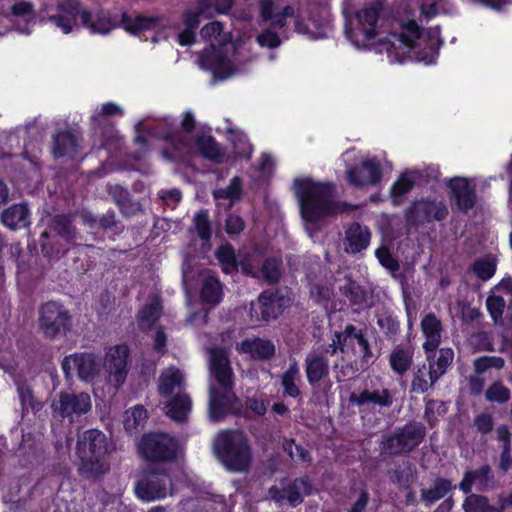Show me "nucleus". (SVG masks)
Segmentation results:
<instances>
[{"instance_id":"nucleus-1","label":"nucleus","mask_w":512,"mask_h":512,"mask_svg":"<svg viewBox=\"0 0 512 512\" xmlns=\"http://www.w3.org/2000/svg\"><path fill=\"white\" fill-rule=\"evenodd\" d=\"M345 35L357 49H375L379 53L386 51L397 62H403L408 53L410 59L431 63L436 54L434 46L440 45L439 34H390L393 40L387 37L377 39L378 34Z\"/></svg>"},{"instance_id":"nucleus-2","label":"nucleus","mask_w":512,"mask_h":512,"mask_svg":"<svg viewBox=\"0 0 512 512\" xmlns=\"http://www.w3.org/2000/svg\"><path fill=\"white\" fill-rule=\"evenodd\" d=\"M57 12L69 20V24L77 25V18L80 19L85 28L91 29V32H110L112 29L123 25L127 32H141L144 30H162L169 26L164 23L163 17H146L137 15L132 18L123 12L111 16L108 12L99 11L93 20L92 13L83 7L79 0H63L56 6Z\"/></svg>"},{"instance_id":"nucleus-3","label":"nucleus","mask_w":512,"mask_h":512,"mask_svg":"<svg viewBox=\"0 0 512 512\" xmlns=\"http://www.w3.org/2000/svg\"><path fill=\"white\" fill-rule=\"evenodd\" d=\"M208 46L199 54V65L213 73L214 79L224 80L234 71L231 66L232 57L247 60L245 45L250 40L249 34H199Z\"/></svg>"},{"instance_id":"nucleus-4","label":"nucleus","mask_w":512,"mask_h":512,"mask_svg":"<svg viewBox=\"0 0 512 512\" xmlns=\"http://www.w3.org/2000/svg\"><path fill=\"white\" fill-rule=\"evenodd\" d=\"M209 417L216 422L223 419L233 406L234 374L228 351L222 347L209 349Z\"/></svg>"},{"instance_id":"nucleus-5","label":"nucleus","mask_w":512,"mask_h":512,"mask_svg":"<svg viewBox=\"0 0 512 512\" xmlns=\"http://www.w3.org/2000/svg\"><path fill=\"white\" fill-rule=\"evenodd\" d=\"M293 190L305 222L317 223L351 208L350 204L333 200V188L330 184L315 182L311 178H296Z\"/></svg>"},{"instance_id":"nucleus-6","label":"nucleus","mask_w":512,"mask_h":512,"mask_svg":"<svg viewBox=\"0 0 512 512\" xmlns=\"http://www.w3.org/2000/svg\"><path fill=\"white\" fill-rule=\"evenodd\" d=\"M213 452L229 471L247 472L251 467L252 449L247 435L242 431L219 432L213 440Z\"/></svg>"},{"instance_id":"nucleus-7","label":"nucleus","mask_w":512,"mask_h":512,"mask_svg":"<svg viewBox=\"0 0 512 512\" xmlns=\"http://www.w3.org/2000/svg\"><path fill=\"white\" fill-rule=\"evenodd\" d=\"M107 451L105 434L96 429L83 432L77 441V454L81 460L80 472L88 479H96L105 472L103 458Z\"/></svg>"},{"instance_id":"nucleus-8","label":"nucleus","mask_w":512,"mask_h":512,"mask_svg":"<svg viewBox=\"0 0 512 512\" xmlns=\"http://www.w3.org/2000/svg\"><path fill=\"white\" fill-rule=\"evenodd\" d=\"M326 351L331 356L339 351L342 354V361L359 353L361 367L368 366L375 359V355L363 330L357 329L352 324H348L342 331L334 333L332 342L326 346Z\"/></svg>"},{"instance_id":"nucleus-9","label":"nucleus","mask_w":512,"mask_h":512,"mask_svg":"<svg viewBox=\"0 0 512 512\" xmlns=\"http://www.w3.org/2000/svg\"><path fill=\"white\" fill-rule=\"evenodd\" d=\"M454 352L450 348H442L438 354L427 356V363L422 364L413 374L410 392L424 394L447 372L452 364Z\"/></svg>"},{"instance_id":"nucleus-10","label":"nucleus","mask_w":512,"mask_h":512,"mask_svg":"<svg viewBox=\"0 0 512 512\" xmlns=\"http://www.w3.org/2000/svg\"><path fill=\"white\" fill-rule=\"evenodd\" d=\"M426 436V427L418 421H410L397 428L381 444V453L391 456L404 455L420 445Z\"/></svg>"},{"instance_id":"nucleus-11","label":"nucleus","mask_w":512,"mask_h":512,"mask_svg":"<svg viewBox=\"0 0 512 512\" xmlns=\"http://www.w3.org/2000/svg\"><path fill=\"white\" fill-rule=\"evenodd\" d=\"M174 492L171 477L165 468L148 467L142 471L135 486L137 497L143 501L163 499Z\"/></svg>"},{"instance_id":"nucleus-12","label":"nucleus","mask_w":512,"mask_h":512,"mask_svg":"<svg viewBox=\"0 0 512 512\" xmlns=\"http://www.w3.org/2000/svg\"><path fill=\"white\" fill-rule=\"evenodd\" d=\"M138 451L150 462H171L176 459L178 443L167 433H148L138 443Z\"/></svg>"},{"instance_id":"nucleus-13","label":"nucleus","mask_w":512,"mask_h":512,"mask_svg":"<svg viewBox=\"0 0 512 512\" xmlns=\"http://www.w3.org/2000/svg\"><path fill=\"white\" fill-rule=\"evenodd\" d=\"M91 397L86 392H59L50 405L52 417L58 420L67 419L74 423L79 417L91 410Z\"/></svg>"},{"instance_id":"nucleus-14","label":"nucleus","mask_w":512,"mask_h":512,"mask_svg":"<svg viewBox=\"0 0 512 512\" xmlns=\"http://www.w3.org/2000/svg\"><path fill=\"white\" fill-rule=\"evenodd\" d=\"M313 485L308 476L290 480L282 478L279 483L268 490L269 497L276 503H283L285 500L290 506L296 507L304 501V496L312 493Z\"/></svg>"},{"instance_id":"nucleus-15","label":"nucleus","mask_w":512,"mask_h":512,"mask_svg":"<svg viewBox=\"0 0 512 512\" xmlns=\"http://www.w3.org/2000/svg\"><path fill=\"white\" fill-rule=\"evenodd\" d=\"M448 214L446 206L441 201L420 199L413 201L404 211L406 227L417 228L433 220L441 221Z\"/></svg>"},{"instance_id":"nucleus-16","label":"nucleus","mask_w":512,"mask_h":512,"mask_svg":"<svg viewBox=\"0 0 512 512\" xmlns=\"http://www.w3.org/2000/svg\"><path fill=\"white\" fill-rule=\"evenodd\" d=\"M70 315L57 302H47L39 310V328L43 334L54 339L68 329Z\"/></svg>"},{"instance_id":"nucleus-17","label":"nucleus","mask_w":512,"mask_h":512,"mask_svg":"<svg viewBox=\"0 0 512 512\" xmlns=\"http://www.w3.org/2000/svg\"><path fill=\"white\" fill-rule=\"evenodd\" d=\"M129 349L125 345L111 347L106 353L103 366L114 386H121L127 377V358Z\"/></svg>"},{"instance_id":"nucleus-18","label":"nucleus","mask_w":512,"mask_h":512,"mask_svg":"<svg viewBox=\"0 0 512 512\" xmlns=\"http://www.w3.org/2000/svg\"><path fill=\"white\" fill-rule=\"evenodd\" d=\"M75 213H59L52 215L47 225L48 227L66 243L70 245H79L83 239L75 225Z\"/></svg>"},{"instance_id":"nucleus-19","label":"nucleus","mask_w":512,"mask_h":512,"mask_svg":"<svg viewBox=\"0 0 512 512\" xmlns=\"http://www.w3.org/2000/svg\"><path fill=\"white\" fill-rule=\"evenodd\" d=\"M329 352L326 346H320L309 352L305 358V372L307 381L311 385H315L323 380L329 374Z\"/></svg>"},{"instance_id":"nucleus-20","label":"nucleus","mask_w":512,"mask_h":512,"mask_svg":"<svg viewBox=\"0 0 512 512\" xmlns=\"http://www.w3.org/2000/svg\"><path fill=\"white\" fill-rule=\"evenodd\" d=\"M381 177L380 163L375 160L364 161L360 166L347 171V180L354 186L375 185Z\"/></svg>"},{"instance_id":"nucleus-21","label":"nucleus","mask_w":512,"mask_h":512,"mask_svg":"<svg viewBox=\"0 0 512 512\" xmlns=\"http://www.w3.org/2000/svg\"><path fill=\"white\" fill-rule=\"evenodd\" d=\"M451 197L455 200L458 208L468 211L476 202L475 186H471L467 178L455 177L448 182Z\"/></svg>"},{"instance_id":"nucleus-22","label":"nucleus","mask_w":512,"mask_h":512,"mask_svg":"<svg viewBox=\"0 0 512 512\" xmlns=\"http://www.w3.org/2000/svg\"><path fill=\"white\" fill-rule=\"evenodd\" d=\"M370 239L369 228L354 222L345 231V251L353 254L359 253L368 247Z\"/></svg>"},{"instance_id":"nucleus-23","label":"nucleus","mask_w":512,"mask_h":512,"mask_svg":"<svg viewBox=\"0 0 512 512\" xmlns=\"http://www.w3.org/2000/svg\"><path fill=\"white\" fill-rule=\"evenodd\" d=\"M107 192L123 216L131 217L143 212L141 204L133 200L129 191L121 185H108Z\"/></svg>"},{"instance_id":"nucleus-24","label":"nucleus","mask_w":512,"mask_h":512,"mask_svg":"<svg viewBox=\"0 0 512 512\" xmlns=\"http://www.w3.org/2000/svg\"><path fill=\"white\" fill-rule=\"evenodd\" d=\"M259 5L262 20L270 21L273 28H283L286 25V19L295 14L292 6L287 5L280 10L273 0H260Z\"/></svg>"},{"instance_id":"nucleus-25","label":"nucleus","mask_w":512,"mask_h":512,"mask_svg":"<svg viewBox=\"0 0 512 512\" xmlns=\"http://www.w3.org/2000/svg\"><path fill=\"white\" fill-rule=\"evenodd\" d=\"M185 386V375L177 367L171 366L160 374L158 378V391L160 395L169 397L173 393H182Z\"/></svg>"},{"instance_id":"nucleus-26","label":"nucleus","mask_w":512,"mask_h":512,"mask_svg":"<svg viewBox=\"0 0 512 512\" xmlns=\"http://www.w3.org/2000/svg\"><path fill=\"white\" fill-rule=\"evenodd\" d=\"M77 136L67 130L59 131L52 137V154L55 158L72 157L78 152Z\"/></svg>"},{"instance_id":"nucleus-27","label":"nucleus","mask_w":512,"mask_h":512,"mask_svg":"<svg viewBox=\"0 0 512 512\" xmlns=\"http://www.w3.org/2000/svg\"><path fill=\"white\" fill-rule=\"evenodd\" d=\"M146 129L154 137L171 139L178 151L189 147L187 136L175 134L174 125L167 118L156 121L154 125L148 126Z\"/></svg>"},{"instance_id":"nucleus-28","label":"nucleus","mask_w":512,"mask_h":512,"mask_svg":"<svg viewBox=\"0 0 512 512\" xmlns=\"http://www.w3.org/2000/svg\"><path fill=\"white\" fill-rule=\"evenodd\" d=\"M30 211L26 203L14 204L5 209L0 216L1 222L11 230L30 225Z\"/></svg>"},{"instance_id":"nucleus-29","label":"nucleus","mask_w":512,"mask_h":512,"mask_svg":"<svg viewBox=\"0 0 512 512\" xmlns=\"http://www.w3.org/2000/svg\"><path fill=\"white\" fill-rule=\"evenodd\" d=\"M349 402L357 406L373 403L380 407H390L393 403V395L388 389L374 391L364 390L360 394L355 392L351 393Z\"/></svg>"},{"instance_id":"nucleus-30","label":"nucleus","mask_w":512,"mask_h":512,"mask_svg":"<svg viewBox=\"0 0 512 512\" xmlns=\"http://www.w3.org/2000/svg\"><path fill=\"white\" fill-rule=\"evenodd\" d=\"M422 331L426 336V341L423 344L426 352H435L441 341L442 324L441 321L434 315H426L421 322Z\"/></svg>"},{"instance_id":"nucleus-31","label":"nucleus","mask_w":512,"mask_h":512,"mask_svg":"<svg viewBox=\"0 0 512 512\" xmlns=\"http://www.w3.org/2000/svg\"><path fill=\"white\" fill-rule=\"evenodd\" d=\"M240 351L251 354L255 359L269 360L275 355V345L267 339H246L240 343Z\"/></svg>"},{"instance_id":"nucleus-32","label":"nucleus","mask_w":512,"mask_h":512,"mask_svg":"<svg viewBox=\"0 0 512 512\" xmlns=\"http://www.w3.org/2000/svg\"><path fill=\"white\" fill-rule=\"evenodd\" d=\"M283 298L273 290L262 292L258 298L259 309L263 320L276 319L282 313Z\"/></svg>"},{"instance_id":"nucleus-33","label":"nucleus","mask_w":512,"mask_h":512,"mask_svg":"<svg viewBox=\"0 0 512 512\" xmlns=\"http://www.w3.org/2000/svg\"><path fill=\"white\" fill-rule=\"evenodd\" d=\"M384 10L385 0H372L356 13L360 24L370 26L369 29H365L363 32H377L375 29L376 23Z\"/></svg>"},{"instance_id":"nucleus-34","label":"nucleus","mask_w":512,"mask_h":512,"mask_svg":"<svg viewBox=\"0 0 512 512\" xmlns=\"http://www.w3.org/2000/svg\"><path fill=\"white\" fill-rule=\"evenodd\" d=\"M100 360L92 353L74 355V367L81 379L90 380L100 371Z\"/></svg>"},{"instance_id":"nucleus-35","label":"nucleus","mask_w":512,"mask_h":512,"mask_svg":"<svg viewBox=\"0 0 512 512\" xmlns=\"http://www.w3.org/2000/svg\"><path fill=\"white\" fill-rule=\"evenodd\" d=\"M242 193V183L241 179L237 176L232 178L230 184L218 190H215L213 195L214 198L218 201L223 200L224 202H219L218 205L222 206L224 210H230L235 202H237L241 198Z\"/></svg>"},{"instance_id":"nucleus-36","label":"nucleus","mask_w":512,"mask_h":512,"mask_svg":"<svg viewBox=\"0 0 512 512\" xmlns=\"http://www.w3.org/2000/svg\"><path fill=\"white\" fill-rule=\"evenodd\" d=\"M253 276L265 281L268 285L277 284L282 277V259L278 257L266 258L261 268Z\"/></svg>"},{"instance_id":"nucleus-37","label":"nucleus","mask_w":512,"mask_h":512,"mask_svg":"<svg viewBox=\"0 0 512 512\" xmlns=\"http://www.w3.org/2000/svg\"><path fill=\"white\" fill-rule=\"evenodd\" d=\"M222 295L223 287L219 279L213 273H206L200 293L202 301L215 306L221 301Z\"/></svg>"},{"instance_id":"nucleus-38","label":"nucleus","mask_w":512,"mask_h":512,"mask_svg":"<svg viewBox=\"0 0 512 512\" xmlns=\"http://www.w3.org/2000/svg\"><path fill=\"white\" fill-rule=\"evenodd\" d=\"M191 410V399L186 393H177L167 404L166 414L177 422H183Z\"/></svg>"},{"instance_id":"nucleus-39","label":"nucleus","mask_w":512,"mask_h":512,"mask_svg":"<svg viewBox=\"0 0 512 512\" xmlns=\"http://www.w3.org/2000/svg\"><path fill=\"white\" fill-rule=\"evenodd\" d=\"M339 291L353 306H362L368 298L367 290L350 277H345V282L339 286Z\"/></svg>"},{"instance_id":"nucleus-40","label":"nucleus","mask_w":512,"mask_h":512,"mask_svg":"<svg viewBox=\"0 0 512 512\" xmlns=\"http://www.w3.org/2000/svg\"><path fill=\"white\" fill-rule=\"evenodd\" d=\"M452 488L453 485L450 480L437 477L431 488L421 489L420 497L424 502L431 504L442 499Z\"/></svg>"},{"instance_id":"nucleus-41","label":"nucleus","mask_w":512,"mask_h":512,"mask_svg":"<svg viewBox=\"0 0 512 512\" xmlns=\"http://www.w3.org/2000/svg\"><path fill=\"white\" fill-rule=\"evenodd\" d=\"M420 177L421 173L417 170L406 171L401 175V177L394 183L390 191L395 205L399 204L397 198L407 194Z\"/></svg>"},{"instance_id":"nucleus-42","label":"nucleus","mask_w":512,"mask_h":512,"mask_svg":"<svg viewBox=\"0 0 512 512\" xmlns=\"http://www.w3.org/2000/svg\"><path fill=\"white\" fill-rule=\"evenodd\" d=\"M391 368L398 375H404L412 365L413 349L396 347L389 358Z\"/></svg>"},{"instance_id":"nucleus-43","label":"nucleus","mask_w":512,"mask_h":512,"mask_svg":"<svg viewBox=\"0 0 512 512\" xmlns=\"http://www.w3.org/2000/svg\"><path fill=\"white\" fill-rule=\"evenodd\" d=\"M162 307L157 299L143 306L137 314L138 326L141 330L150 329L161 315Z\"/></svg>"},{"instance_id":"nucleus-44","label":"nucleus","mask_w":512,"mask_h":512,"mask_svg":"<svg viewBox=\"0 0 512 512\" xmlns=\"http://www.w3.org/2000/svg\"><path fill=\"white\" fill-rule=\"evenodd\" d=\"M39 245L41 253L46 258H60L65 255L68 251L57 240H52L48 231H43L39 237Z\"/></svg>"},{"instance_id":"nucleus-45","label":"nucleus","mask_w":512,"mask_h":512,"mask_svg":"<svg viewBox=\"0 0 512 512\" xmlns=\"http://www.w3.org/2000/svg\"><path fill=\"white\" fill-rule=\"evenodd\" d=\"M342 362V364L337 362L333 365V371L338 383L354 377L360 370H365L368 367H361L360 360L357 359L349 360V358H345V361Z\"/></svg>"},{"instance_id":"nucleus-46","label":"nucleus","mask_w":512,"mask_h":512,"mask_svg":"<svg viewBox=\"0 0 512 512\" xmlns=\"http://www.w3.org/2000/svg\"><path fill=\"white\" fill-rule=\"evenodd\" d=\"M197 148L199 152L205 157L213 161H220L224 153L220 147V145L213 139V137L208 135L200 136L197 139Z\"/></svg>"},{"instance_id":"nucleus-47","label":"nucleus","mask_w":512,"mask_h":512,"mask_svg":"<svg viewBox=\"0 0 512 512\" xmlns=\"http://www.w3.org/2000/svg\"><path fill=\"white\" fill-rule=\"evenodd\" d=\"M299 373L298 363L294 361L281 377L284 393L290 397L295 398L300 394V390L296 385L297 380H299Z\"/></svg>"},{"instance_id":"nucleus-48","label":"nucleus","mask_w":512,"mask_h":512,"mask_svg":"<svg viewBox=\"0 0 512 512\" xmlns=\"http://www.w3.org/2000/svg\"><path fill=\"white\" fill-rule=\"evenodd\" d=\"M235 0H197L202 13H207V18H212L214 12L225 14L233 6Z\"/></svg>"},{"instance_id":"nucleus-49","label":"nucleus","mask_w":512,"mask_h":512,"mask_svg":"<svg viewBox=\"0 0 512 512\" xmlns=\"http://www.w3.org/2000/svg\"><path fill=\"white\" fill-rule=\"evenodd\" d=\"M333 296V288L327 283L315 282L310 285V298L318 305L327 307Z\"/></svg>"},{"instance_id":"nucleus-50","label":"nucleus","mask_w":512,"mask_h":512,"mask_svg":"<svg viewBox=\"0 0 512 512\" xmlns=\"http://www.w3.org/2000/svg\"><path fill=\"white\" fill-rule=\"evenodd\" d=\"M282 448L294 462H311V456L308 450L296 444L293 439H284Z\"/></svg>"},{"instance_id":"nucleus-51","label":"nucleus","mask_w":512,"mask_h":512,"mask_svg":"<svg viewBox=\"0 0 512 512\" xmlns=\"http://www.w3.org/2000/svg\"><path fill=\"white\" fill-rule=\"evenodd\" d=\"M146 419V410L142 406H135L124 413L123 424L128 432L136 429Z\"/></svg>"},{"instance_id":"nucleus-52","label":"nucleus","mask_w":512,"mask_h":512,"mask_svg":"<svg viewBox=\"0 0 512 512\" xmlns=\"http://www.w3.org/2000/svg\"><path fill=\"white\" fill-rule=\"evenodd\" d=\"M510 396V390L498 381L491 384V386L485 392V397L488 401L499 404L508 402Z\"/></svg>"},{"instance_id":"nucleus-53","label":"nucleus","mask_w":512,"mask_h":512,"mask_svg":"<svg viewBox=\"0 0 512 512\" xmlns=\"http://www.w3.org/2000/svg\"><path fill=\"white\" fill-rule=\"evenodd\" d=\"M446 404L441 400L428 399L425 402V412L424 417L427 422L433 426L438 416L444 415L446 413Z\"/></svg>"},{"instance_id":"nucleus-54","label":"nucleus","mask_w":512,"mask_h":512,"mask_svg":"<svg viewBox=\"0 0 512 512\" xmlns=\"http://www.w3.org/2000/svg\"><path fill=\"white\" fill-rule=\"evenodd\" d=\"M458 309L463 325L474 327L479 322L480 312L467 301H459Z\"/></svg>"},{"instance_id":"nucleus-55","label":"nucleus","mask_w":512,"mask_h":512,"mask_svg":"<svg viewBox=\"0 0 512 512\" xmlns=\"http://www.w3.org/2000/svg\"><path fill=\"white\" fill-rule=\"evenodd\" d=\"M18 391L24 412L28 411V409H31L34 413H36L42 409V403L35 399L33 392L29 387L20 386Z\"/></svg>"},{"instance_id":"nucleus-56","label":"nucleus","mask_w":512,"mask_h":512,"mask_svg":"<svg viewBox=\"0 0 512 512\" xmlns=\"http://www.w3.org/2000/svg\"><path fill=\"white\" fill-rule=\"evenodd\" d=\"M10 11L12 16L22 18L25 22L35 19L34 6L30 2H16L11 6Z\"/></svg>"},{"instance_id":"nucleus-57","label":"nucleus","mask_w":512,"mask_h":512,"mask_svg":"<svg viewBox=\"0 0 512 512\" xmlns=\"http://www.w3.org/2000/svg\"><path fill=\"white\" fill-rule=\"evenodd\" d=\"M193 221L199 237L203 240H209L211 237V227L207 211L198 212Z\"/></svg>"},{"instance_id":"nucleus-58","label":"nucleus","mask_w":512,"mask_h":512,"mask_svg":"<svg viewBox=\"0 0 512 512\" xmlns=\"http://www.w3.org/2000/svg\"><path fill=\"white\" fill-rule=\"evenodd\" d=\"M505 301L501 296H489L486 300V308L494 322L502 319Z\"/></svg>"},{"instance_id":"nucleus-59","label":"nucleus","mask_w":512,"mask_h":512,"mask_svg":"<svg viewBox=\"0 0 512 512\" xmlns=\"http://www.w3.org/2000/svg\"><path fill=\"white\" fill-rule=\"evenodd\" d=\"M375 255L379 260L380 264L389 271L396 272L399 270L400 265L398 261L393 258L389 249L386 246L379 247L376 250Z\"/></svg>"},{"instance_id":"nucleus-60","label":"nucleus","mask_w":512,"mask_h":512,"mask_svg":"<svg viewBox=\"0 0 512 512\" xmlns=\"http://www.w3.org/2000/svg\"><path fill=\"white\" fill-rule=\"evenodd\" d=\"M201 16H205L207 18V13H202L199 6L197 12H193L191 10L185 11L183 14V21L186 28L181 32H194V30L199 26Z\"/></svg>"},{"instance_id":"nucleus-61","label":"nucleus","mask_w":512,"mask_h":512,"mask_svg":"<svg viewBox=\"0 0 512 512\" xmlns=\"http://www.w3.org/2000/svg\"><path fill=\"white\" fill-rule=\"evenodd\" d=\"M217 256L223 265L224 272L229 273L236 268L235 256L230 248L221 247L217 253Z\"/></svg>"},{"instance_id":"nucleus-62","label":"nucleus","mask_w":512,"mask_h":512,"mask_svg":"<svg viewBox=\"0 0 512 512\" xmlns=\"http://www.w3.org/2000/svg\"><path fill=\"white\" fill-rule=\"evenodd\" d=\"M497 268V260L491 254L482 256V282L491 279Z\"/></svg>"},{"instance_id":"nucleus-63","label":"nucleus","mask_w":512,"mask_h":512,"mask_svg":"<svg viewBox=\"0 0 512 512\" xmlns=\"http://www.w3.org/2000/svg\"><path fill=\"white\" fill-rule=\"evenodd\" d=\"M474 374L468 378L470 394L478 396L480 394V357L474 359Z\"/></svg>"},{"instance_id":"nucleus-64","label":"nucleus","mask_w":512,"mask_h":512,"mask_svg":"<svg viewBox=\"0 0 512 512\" xmlns=\"http://www.w3.org/2000/svg\"><path fill=\"white\" fill-rule=\"evenodd\" d=\"M377 323L386 335L392 336L398 332L399 324L391 315H382Z\"/></svg>"}]
</instances>
